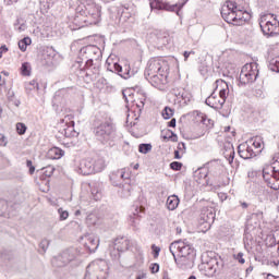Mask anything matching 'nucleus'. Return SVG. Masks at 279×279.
Instances as JSON below:
<instances>
[{"label": "nucleus", "mask_w": 279, "mask_h": 279, "mask_svg": "<svg viewBox=\"0 0 279 279\" xmlns=\"http://www.w3.org/2000/svg\"><path fill=\"white\" fill-rule=\"evenodd\" d=\"M222 62H223L225 69H230V64H233L234 62V56L233 54L228 56V53H223Z\"/></svg>", "instance_id": "72a5a7b5"}, {"label": "nucleus", "mask_w": 279, "mask_h": 279, "mask_svg": "<svg viewBox=\"0 0 279 279\" xmlns=\"http://www.w3.org/2000/svg\"><path fill=\"white\" fill-rule=\"evenodd\" d=\"M184 5H186V2L175 4H169L165 2V0H154L150 2V8H155V10H166L167 12H175L177 16H180V12Z\"/></svg>", "instance_id": "9d476101"}, {"label": "nucleus", "mask_w": 279, "mask_h": 279, "mask_svg": "<svg viewBox=\"0 0 279 279\" xmlns=\"http://www.w3.org/2000/svg\"><path fill=\"white\" fill-rule=\"evenodd\" d=\"M58 213L60 221H66V219H69V211L64 210V208H59Z\"/></svg>", "instance_id": "79ce46f5"}, {"label": "nucleus", "mask_w": 279, "mask_h": 279, "mask_svg": "<svg viewBox=\"0 0 279 279\" xmlns=\"http://www.w3.org/2000/svg\"><path fill=\"white\" fill-rule=\"evenodd\" d=\"M80 53L84 59L99 60L101 56V50H99L97 46L89 45L82 48Z\"/></svg>", "instance_id": "ddd939ff"}, {"label": "nucleus", "mask_w": 279, "mask_h": 279, "mask_svg": "<svg viewBox=\"0 0 279 279\" xmlns=\"http://www.w3.org/2000/svg\"><path fill=\"white\" fill-rule=\"evenodd\" d=\"M177 150L181 153V156H184L186 154V144L183 142L178 144Z\"/></svg>", "instance_id": "a18cd8bd"}, {"label": "nucleus", "mask_w": 279, "mask_h": 279, "mask_svg": "<svg viewBox=\"0 0 279 279\" xmlns=\"http://www.w3.org/2000/svg\"><path fill=\"white\" fill-rule=\"evenodd\" d=\"M251 147H253L254 151L260 154V149L263 148V137L255 136L246 142Z\"/></svg>", "instance_id": "b1692460"}, {"label": "nucleus", "mask_w": 279, "mask_h": 279, "mask_svg": "<svg viewBox=\"0 0 279 279\" xmlns=\"http://www.w3.org/2000/svg\"><path fill=\"white\" fill-rule=\"evenodd\" d=\"M26 90H38V82L36 80H33L28 83H25Z\"/></svg>", "instance_id": "4c0bfd02"}, {"label": "nucleus", "mask_w": 279, "mask_h": 279, "mask_svg": "<svg viewBox=\"0 0 279 279\" xmlns=\"http://www.w3.org/2000/svg\"><path fill=\"white\" fill-rule=\"evenodd\" d=\"M216 84L221 86L219 96L213 93L209 97L206 98L205 104L209 106V108H214V110H221L226 104V99L228 97V93H230V89L228 88V83H226L223 80L216 81Z\"/></svg>", "instance_id": "423d86ee"}, {"label": "nucleus", "mask_w": 279, "mask_h": 279, "mask_svg": "<svg viewBox=\"0 0 279 279\" xmlns=\"http://www.w3.org/2000/svg\"><path fill=\"white\" fill-rule=\"evenodd\" d=\"M144 75L155 88L165 86L169 77V62L162 58H151L147 63Z\"/></svg>", "instance_id": "f03ea898"}, {"label": "nucleus", "mask_w": 279, "mask_h": 279, "mask_svg": "<svg viewBox=\"0 0 279 279\" xmlns=\"http://www.w3.org/2000/svg\"><path fill=\"white\" fill-rule=\"evenodd\" d=\"M110 180L113 186H119V182H121V180L130 181V172H128L125 168L113 171L110 175Z\"/></svg>", "instance_id": "f3484780"}, {"label": "nucleus", "mask_w": 279, "mask_h": 279, "mask_svg": "<svg viewBox=\"0 0 279 279\" xmlns=\"http://www.w3.org/2000/svg\"><path fill=\"white\" fill-rule=\"evenodd\" d=\"M191 56H195V51H184L183 52L184 62H186V60H189Z\"/></svg>", "instance_id": "603ef678"}, {"label": "nucleus", "mask_w": 279, "mask_h": 279, "mask_svg": "<svg viewBox=\"0 0 279 279\" xmlns=\"http://www.w3.org/2000/svg\"><path fill=\"white\" fill-rule=\"evenodd\" d=\"M205 275H207L209 278H213L215 274H217V270L219 269V262L217 258H210L209 260L205 262L203 264Z\"/></svg>", "instance_id": "6ab92c4d"}, {"label": "nucleus", "mask_w": 279, "mask_h": 279, "mask_svg": "<svg viewBox=\"0 0 279 279\" xmlns=\"http://www.w3.org/2000/svg\"><path fill=\"white\" fill-rule=\"evenodd\" d=\"M199 223L205 226V228H210L215 223V213L211 209L203 210L201 214Z\"/></svg>", "instance_id": "aec40b11"}, {"label": "nucleus", "mask_w": 279, "mask_h": 279, "mask_svg": "<svg viewBox=\"0 0 279 279\" xmlns=\"http://www.w3.org/2000/svg\"><path fill=\"white\" fill-rule=\"evenodd\" d=\"M266 279H279V277H276L274 275H267Z\"/></svg>", "instance_id": "0e129e2a"}, {"label": "nucleus", "mask_w": 279, "mask_h": 279, "mask_svg": "<svg viewBox=\"0 0 279 279\" xmlns=\"http://www.w3.org/2000/svg\"><path fill=\"white\" fill-rule=\"evenodd\" d=\"M268 69H270L274 73H279V60L278 59H271L269 61Z\"/></svg>", "instance_id": "c9c22d12"}, {"label": "nucleus", "mask_w": 279, "mask_h": 279, "mask_svg": "<svg viewBox=\"0 0 279 279\" xmlns=\"http://www.w3.org/2000/svg\"><path fill=\"white\" fill-rule=\"evenodd\" d=\"M221 16L226 23L231 25H245L250 13L239 9L234 1H227L221 9Z\"/></svg>", "instance_id": "20e7f679"}, {"label": "nucleus", "mask_w": 279, "mask_h": 279, "mask_svg": "<svg viewBox=\"0 0 279 279\" xmlns=\"http://www.w3.org/2000/svg\"><path fill=\"white\" fill-rule=\"evenodd\" d=\"M26 166L28 167V169H31V167H34V165L32 163V160H27Z\"/></svg>", "instance_id": "69168bd1"}, {"label": "nucleus", "mask_w": 279, "mask_h": 279, "mask_svg": "<svg viewBox=\"0 0 279 279\" xmlns=\"http://www.w3.org/2000/svg\"><path fill=\"white\" fill-rule=\"evenodd\" d=\"M80 256L77 248H69L63 251L60 255L52 258L51 264L53 267H66L69 263H74Z\"/></svg>", "instance_id": "0eeeda50"}, {"label": "nucleus", "mask_w": 279, "mask_h": 279, "mask_svg": "<svg viewBox=\"0 0 279 279\" xmlns=\"http://www.w3.org/2000/svg\"><path fill=\"white\" fill-rule=\"evenodd\" d=\"M162 117L163 119H171V117H173V109L166 107L162 111Z\"/></svg>", "instance_id": "37998d69"}, {"label": "nucleus", "mask_w": 279, "mask_h": 279, "mask_svg": "<svg viewBox=\"0 0 279 279\" xmlns=\"http://www.w3.org/2000/svg\"><path fill=\"white\" fill-rule=\"evenodd\" d=\"M21 71L22 75L29 76L32 75V65H29V63H23Z\"/></svg>", "instance_id": "58836bf2"}, {"label": "nucleus", "mask_w": 279, "mask_h": 279, "mask_svg": "<svg viewBox=\"0 0 279 279\" xmlns=\"http://www.w3.org/2000/svg\"><path fill=\"white\" fill-rule=\"evenodd\" d=\"M83 240L86 250L89 252H97V248L99 247V238L93 234H86L83 236Z\"/></svg>", "instance_id": "a211bd4d"}, {"label": "nucleus", "mask_w": 279, "mask_h": 279, "mask_svg": "<svg viewBox=\"0 0 279 279\" xmlns=\"http://www.w3.org/2000/svg\"><path fill=\"white\" fill-rule=\"evenodd\" d=\"M50 243L51 242L49 240H47V239L41 240V242L39 243V247H40L39 252H40V254H45L47 252V250H49Z\"/></svg>", "instance_id": "e433bc0d"}, {"label": "nucleus", "mask_w": 279, "mask_h": 279, "mask_svg": "<svg viewBox=\"0 0 279 279\" xmlns=\"http://www.w3.org/2000/svg\"><path fill=\"white\" fill-rule=\"evenodd\" d=\"M258 77V64L257 63H246L243 65L240 73V84H252L256 82Z\"/></svg>", "instance_id": "1a4fd4ad"}, {"label": "nucleus", "mask_w": 279, "mask_h": 279, "mask_svg": "<svg viewBox=\"0 0 279 279\" xmlns=\"http://www.w3.org/2000/svg\"><path fill=\"white\" fill-rule=\"evenodd\" d=\"M147 278V272L145 271H140L136 276V279H146Z\"/></svg>", "instance_id": "5fc2aeb1"}, {"label": "nucleus", "mask_w": 279, "mask_h": 279, "mask_svg": "<svg viewBox=\"0 0 279 279\" xmlns=\"http://www.w3.org/2000/svg\"><path fill=\"white\" fill-rule=\"evenodd\" d=\"M113 71L120 75L123 80H130V77H134L136 75V72L130 68V64H124V66H121L119 63L113 64Z\"/></svg>", "instance_id": "2eb2a0df"}, {"label": "nucleus", "mask_w": 279, "mask_h": 279, "mask_svg": "<svg viewBox=\"0 0 279 279\" xmlns=\"http://www.w3.org/2000/svg\"><path fill=\"white\" fill-rule=\"evenodd\" d=\"M240 206H241L242 208H244V209L250 208V204H247V203H245V202H243V201H240Z\"/></svg>", "instance_id": "bf43d9fd"}, {"label": "nucleus", "mask_w": 279, "mask_h": 279, "mask_svg": "<svg viewBox=\"0 0 279 279\" xmlns=\"http://www.w3.org/2000/svg\"><path fill=\"white\" fill-rule=\"evenodd\" d=\"M89 189L93 199H95V202H99V199H101V183L92 182L89 183Z\"/></svg>", "instance_id": "5701e85b"}, {"label": "nucleus", "mask_w": 279, "mask_h": 279, "mask_svg": "<svg viewBox=\"0 0 279 279\" xmlns=\"http://www.w3.org/2000/svg\"><path fill=\"white\" fill-rule=\"evenodd\" d=\"M150 271H151V274H158V271H160V265L151 264Z\"/></svg>", "instance_id": "8fccbe9b"}, {"label": "nucleus", "mask_w": 279, "mask_h": 279, "mask_svg": "<svg viewBox=\"0 0 279 279\" xmlns=\"http://www.w3.org/2000/svg\"><path fill=\"white\" fill-rule=\"evenodd\" d=\"M235 260H238L241 265H245V258H243V253H238L234 255Z\"/></svg>", "instance_id": "09e8293b"}, {"label": "nucleus", "mask_w": 279, "mask_h": 279, "mask_svg": "<svg viewBox=\"0 0 279 279\" xmlns=\"http://www.w3.org/2000/svg\"><path fill=\"white\" fill-rule=\"evenodd\" d=\"M7 51H8V47H5V46L0 47L1 53H5Z\"/></svg>", "instance_id": "e2e57ef3"}, {"label": "nucleus", "mask_w": 279, "mask_h": 279, "mask_svg": "<svg viewBox=\"0 0 279 279\" xmlns=\"http://www.w3.org/2000/svg\"><path fill=\"white\" fill-rule=\"evenodd\" d=\"M270 167L272 168V171L275 172L276 181H278L279 180V160L277 159V160L272 161Z\"/></svg>", "instance_id": "a19ab883"}, {"label": "nucleus", "mask_w": 279, "mask_h": 279, "mask_svg": "<svg viewBox=\"0 0 279 279\" xmlns=\"http://www.w3.org/2000/svg\"><path fill=\"white\" fill-rule=\"evenodd\" d=\"M114 247H117L119 251L128 252L130 250V245H132V242L128 238H117L113 242Z\"/></svg>", "instance_id": "412c9836"}, {"label": "nucleus", "mask_w": 279, "mask_h": 279, "mask_svg": "<svg viewBox=\"0 0 279 279\" xmlns=\"http://www.w3.org/2000/svg\"><path fill=\"white\" fill-rule=\"evenodd\" d=\"M204 132H202L201 134L194 135V138H202V136H204Z\"/></svg>", "instance_id": "774afa93"}, {"label": "nucleus", "mask_w": 279, "mask_h": 279, "mask_svg": "<svg viewBox=\"0 0 279 279\" xmlns=\"http://www.w3.org/2000/svg\"><path fill=\"white\" fill-rule=\"evenodd\" d=\"M170 169L173 171H180V169H182V163L180 161H173L170 163Z\"/></svg>", "instance_id": "49530a36"}, {"label": "nucleus", "mask_w": 279, "mask_h": 279, "mask_svg": "<svg viewBox=\"0 0 279 279\" xmlns=\"http://www.w3.org/2000/svg\"><path fill=\"white\" fill-rule=\"evenodd\" d=\"M74 125H75V122L71 121L70 125L63 130L64 136L66 138H72L73 136H77V132H75Z\"/></svg>", "instance_id": "c85d7f7f"}, {"label": "nucleus", "mask_w": 279, "mask_h": 279, "mask_svg": "<svg viewBox=\"0 0 279 279\" xmlns=\"http://www.w3.org/2000/svg\"><path fill=\"white\" fill-rule=\"evenodd\" d=\"M109 252L112 260H120L121 254H123L117 246H114L113 242L109 245Z\"/></svg>", "instance_id": "cd10ccee"}, {"label": "nucleus", "mask_w": 279, "mask_h": 279, "mask_svg": "<svg viewBox=\"0 0 279 279\" xmlns=\"http://www.w3.org/2000/svg\"><path fill=\"white\" fill-rule=\"evenodd\" d=\"M192 117L195 119L196 123L206 125V116L202 111H193Z\"/></svg>", "instance_id": "7c9ffc66"}, {"label": "nucleus", "mask_w": 279, "mask_h": 279, "mask_svg": "<svg viewBox=\"0 0 279 279\" xmlns=\"http://www.w3.org/2000/svg\"><path fill=\"white\" fill-rule=\"evenodd\" d=\"M77 173L81 175H93L95 169L93 168V160L82 159L76 168Z\"/></svg>", "instance_id": "dca6fc26"}, {"label": "nucleus", "mask_w": 279, "mask_h": 279, "mask_svg": "<svg viewBox=\"0 0 279 279\" xmlns=\"http://www.w3.org/2000/svg\"><path fill=\"white\" fill-rule=\"evenodd\" d=\"M151 250L154 251L155 258H158V256H160V247L153 244Z\"/></svg>", "instance_id": "3c124183"}, {"label": "nucleus", "mask_w": 279, "mask_h": 279, "mask_svg": "<svg viewBox=\"0 0 279 279\" xmlns=\"http://www.w3.org/2000/svg\"><path fill=\"white\" fill-rule=\"evenodd\" d=\"M8 145V138L3 134H0V146L5 147Z\"/></svg>", "instance_id": "864d4df0"}, {"label": "nucleus", "mask_w": 279, "mask_h": 279, "mask_svg": "<svg viewBox=\"0 0 279 279\" xmlns=\"http://www.w3.org/2000/svg\"><path fill=\"white\" fill-rule=\"evenodd\" d=\"M166 206L168 208V210H175V208H178V206H180V198L178 197V195H170L167 198L166 202Z\"/></svg>", "instance_id": "393cba45"}, {"label": "nucleus", "mask_w": 279, "mask_h": 279, "mask_svg": "<svg viewBox=\"0 0 279 279\" xmlns=\"http://www.w3.org/2000/svg\"><path fill=\"white\" fill-rule=\"evenodd\" d=\"M195 178H198V184H206V182H208V180H206L208 172L206 170H198L196 171Z\"/></svg>", "instance_id": "c756f323"}, {"label": "nucleus", "mask_w": 279, "mask_h": 279, "mask_svg": "<svg viewBox=\"0 0 279 279\" xmlns=\"http://www.w3.org/2000/svg\"><path fill=\"white\" fill-rule=\"evenodd\" d=\"M263 178L270 189H272L274 191L279 190V184L276 183V172L274 171V168L271 166H266L263 169Z\"/></svg>", "instance_id": "9b49d317"}, {"label": "nucleus", "mask_w": 279, "mask_h": 279, "mask_svg": "<svg viewBox=\"0 0 279 279\" xmlns=\"http://www.w3.org/2000/svg\"><path fill=\"white\" fill-rule=\"evenodd\" d=\"M182 153H180V150H174V158L177 159V160H180L181 158H182Z\"/></svg>", "instance_id": "6e6d98bb"}, {"label": "nucleus", "mask_w": 279, "mask_h": 279, "mask_svg": "<svg viewBox=\"0 0 279 279\" xmlns=\"http://www.w3.org/2000/svg\"><path fill=\"white\" fill-rule=\"evenodd\" d=\"M53 167L49 166L47 168H45L44 174L46 178H51V175H53Z\"/></svg>", "instance_id": "de8ad7c7"}, {"label": "nucleus", "mask_w": 279, "mask_h": 279, "mask_svg": "<svg viewBox=\"0 0 279 279\" xmlns=\"http://www.w3.org/2000/svg\"><path fill=\"white\" fill-rule=\"evenodd\" d=\"M48 158H50V160H60V158H62V156H64V150H62L59 147H52L48 150Z\"/></svg>", "instance_id": "a878e982"}, {"label": "nucleus", "mask_w": 279, "mask_h": 279, "mask_svg": "<svg viewBox=\"0 0 279 279\" xmlns=\"http://www.w3.org/2000/svg\"><path fill=\"white\" fill-rule=\"evenodd\" d=\"M16 131H17V134L22 136L23 134H25V132H27V126L24 123L19 122L16 124Z\"/></svg>", "instance_id": "c03bdc74"}, {"label": "nucleus", "mask_w": 279, "mask_h": 279, "mask_svg": "<svg viewBox=\"0 0 279 279\" xmlns=\"http://www.w3.org/2000/svg\"><path fill=\"white\" fill-rule=\"evenodd\" d=\"M138 151L140 154H149L151 151V144H140Z\"/></svg>", "instance_id": "ea45409f"}, {"label": "nucleus", "mask_w": 279, "mask_h": 279, "mask_svg": "<svg viewBox=\"0 0 279 279\" xmlns=\"http://www.w3.org/2000/svg\"><path fill=\"white\" fill-rule=\"evenodd\" d=\"M94 173H101L106 169V161L101 158H98L93 161Z\"/></svg>", "instance_id": "bb28decb"}, {"label": "nucleus", "mask_w": 279, "mask_h": 279, "mask_svg": "<svg viewBox=\"0 0 279 279\" xmlns=\"http://www.w3.org/2000/svg\"><path fill=\"white\" fill-rule=\"evenodd\" d=\"M80 256L77 248H69L63 251L60 255L52 258L51 264L53 267H66L69 263H74Z\"/></svg>", "instance_id": "6e6552de"}, {"label": "nucleus", "mask_w": 279, "mask_h": 279, "mask_svg": "<svg viewBox=\"0 0 279 279\" xmlns=\"http://www.w3.org/2000/svg\"><path fill=\"white\" fill-rule=\"evenodd\" d=\"M101 21V5L93 0H81L76 7L75 25L78 27H88L97 25Z\"/></svg>", "instance_id": "f257e3e1"}, {"label": "nucleus", "mask_w": 279, "mask_h": 279, "mask_svg": "<svg viewBox=\"0 0 279 279\" xmlns=\"http://www.w3.org/2000/svg\"><path fill=\"white\" fill-rule=\"evenodd\" d=\"M238 153L240 158H243L244 160H250V158L256 157V155L258 154V150H254V147H252L246 142L238 146Z\"/></svg>", "instance_id": "4468645a"}, {"label": "nucleus", "mask_w": 279, "mask_h": 279, "mask_svg": "<svg viewBox=\"0 0 279 279\" xmlns=\"http://www.w3.org/2000/svg\"><path fill=\"white\" fill-rule=\"evenodd\" d=\"M94 136L102 145H109V147L114 146V141H117V130L114 124L110 120H104L98 122L94 128Z\"/></svg>", "instance_id": "39448f33"}, {"label": "nucleus", "mask_w": 279, "mask_h": 279, "mask_svg": "<svg viewBox=\"0 0 279 279\" xmlns=\"http://www.w3.org/2000/svg\"><path fill=\"white\" fill-rule=\"evenodd\" d=\"M83 60H85V65L86 66H90L92 64H93V61L95 60V59H84V57H83Z\"/></svg>", "instance_id": "4d7b16f0"}, {"label": "nucleus", "mask_w": 279, "mask_h": 279, "mask_svg": "<svg viewBox=\"0 0 279 279\" xmlns=\"http://www.w3.org/2000/svg\"><path fill=\"white\" fill-rule=\"evenodd\" d=\"M120 195L121 197H130V195H132V186L130 183L126 182L122 185Z\"/></svg>", "instance_id": "2f4dec72"}, {"label": "nucleus", "mask_w": 279, "mask_h": 279, "mask_svg": "<svg viewBox=\"0 0 279 279\" xmlns=\"http://www.w3.org/2000/svg\"><path fill=\"white\" fill-rule=\"evenodd\" d=\"M29 169V173H31V175H33V173H34V171H36V167H31V168H28Z\"/></svg>", "instance_id": "338daca9"}, {"label": "nucleus", "mask_w": 279, "mask_h": 279, "mask_svg": "<svg viewBox=\"0 0 279 279\" xmlns=\"http://www.w3.org/2000/svg\"><path fill=\"white\" fill-rule=\"evenodd\" d=\"M25 29H27V26L25 24H21L19 27H17V32H25Z\"/></svg>", "instance_id": "052dcab7"}, {"label": "nucleus", "mask_w": 279, "mask_h": 279, "mask_svg": "<svg viewBox=\"0 0 279 279\" xmlns=\"http://www.w3.org/2000/svg\"><path fill=\"white\" fill-rule=\"evenodd\" d=\"M12 101H13V104L16 106V108H19V106H21V100L14 99V100H12Z\"/></svg>", "instance_id": "680f3d73"}, {"label": "nucleus", "mask_w": 279, "mask_h": 279, "mask_svg": "<svg viewBox=\"0 0 279 279\" xmlns=\"http://www.w3.org/2000/svg\"><path fill=\"white\" fill-rule=\"evenodd\" d=\"M275 22L267 21V16H263L259 21V26L265 34V36H274L276 33V29H278V24L276 23V17H274Z\"/></svg>", "instance_id": "f8f14e48"}, {"label": "nucleus", "mask_w": 279, "mask_h": 279, "mask_svg": "<svg viewBox=\"0 0 279 279\" xmlns=\"http://www.w3.org/2000/svg\"><path fill=\"white\" fill-rule=\"evenodd\" d=\"M129 223L134 228H138V225L141 223V216H138V214H133V216H130L129 218Z\"/></svg>", "instance_id": "f704fd0d"}, {"label": "nucleus", "mask_w": 279, "mask_h": 279, "mask_svg": "<svg viewBox=\"0 0 279 279\" xmlns=\"http://www.w3.org/2000/svg\"><path fill=\"white\" fill-rule=\"evenodd\" d=\"M169 251L181 269L191 267L195 260V248H193V245L186 240L172 242L169 246Z\"/></svg>", "instance_id": "7ed1b4c3"}, {"label": "nucleus", "mask_w": 279, "mask_h": 279, "mask_svg": "<svg viewBox=\"0 0 279 279\" xmlns=\"http://www.w3.org/2000/svg\"><path fill=\"white\" fill-rule=\"evenodd\" d=\"M32 45V38L24 37L22 40L19 41V49L21 51H27V47Z\"/></svg>", "instance_id": "473e14b6"}, {"label": "nucleus", "mask_w": 279, "mask_h": 279, "mask_svg": "<svg viewBox=\"0 0 279 279\" xmlns=\"http://www.w3.org/2000/svg\"><path fill=\"white\" fill-rule=\"evenodd\" d=\"M222 154L230 165L234 162V146L232 143L228 142L225 144Z\"/></svg>", "instance_id": "4be33fe9"}, {"label": "nucleus", "mask_w": 279, "mask_h": 279, "mask_svg": "<svg viewBox=\"0 0 279 279\" xmlns=\"http://www.w3.org/2000/svg\"><path fill=\"white\" fill-rule=\"evenodd\" d=\"M168 128H175V118L168 122Z\"/></svg>", "instance_id": "13d9d810"}]
</instances>
